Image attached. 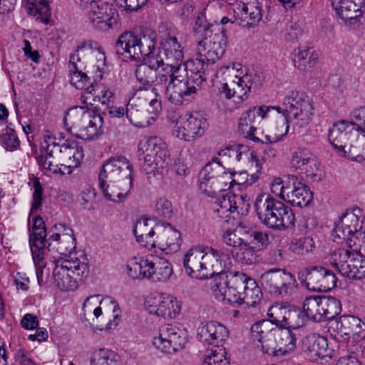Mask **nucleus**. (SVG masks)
Instances as JSON below:
<instances>
[{
	"label": "nucleus",
	"mask_w": 365,
	"mask_h": 365,
	"mask_svg": "<svg viewBox=\"0 0 365 365\" xmlns=\"http://www.w3.org/2000/svg\"><path fill=\"white\" fill-rule=\"evenodd\" d=\"M29 246L46 244V229L44 221L38 216L33 217L31 228L29 227Z\"/></svg>",
	"instance_id": "obj_46"
},
{
	"label": "nucleus",
	"mask_w": 365,
	"mask_h": 365,
	"mask_svg": "<svg viewBox=\"0 0 365 365\" xmlns=\"http://www.w3.org/2000/svg\"><path fill=\"white\" fill-rule=\"evenodd\" d=\"M156 246L167 254L176 252L180 247L182 240L179 231L167 224L156 237Z\"/></svg>",
	"instance_id": "obj_33"
},
{
	"label": "nucleus",
	"mask_w": 365,
	"mask_h": 365,
	"mask_svg": "<svg viewBox=\"0 0 365 365\" xmlns=\"http://www.w3.org/2000/svg\"><path fill=\"white\" fill-rule=\"evenodd\" d=\"M32 259L36 268V274L39 285L43 282V270L46 266L51 264L55 267L60 260H63L53 248L49 246V242L46 244L33 245L30 247Z\"/></svg>",
	"instance_id": "obj_21"
},
{
	"label": "nucleus",
	"mask_w": 365,
	"mask_h": 365,
	"mask_svg": "<svg viewBox=\"0 0 365 365\" xmlns=\"http://www.w3.org/2000/svg\"><path fill=\"white\" fill-rule=\"evenodd\" d=\"M344 155L356 161L365 158V133L359 135L357 133L356 137L351 140L349 143L343 151Z\"/></svg>",
	"instance_id": "obj_47"
},
{
	"label": "nucleus",
	"mask_w": 365,
	"mask_h": 365,
	"mask_svg": "<svg viewBox=\"0 0 365 365\" xmlns=\"http://www.w3.org/2000/svg\"><path fill=\"white\" fill-rule=\"evenodd\" d=\"M202 64L197 61H187L177 67H169L168 72L158 80L163 85L160 95L175 105L193 99L207 76L202 71Z\"/></svg>",
	"instance_id": "obj_1"
},
{
	"label": "nucleus",
	"mask_w": 365,
	"mask_h": 365,
	"mask_svg": "<svg viewBox=\"0 0 365 365\" xmlns=\"http://www.w3.org/2000/svg\"><path fill=\"white\" fill-rule=\"evenodd\" d=\"M262 297L261 289L257 282L246 275V281L242 285V303L248 306H255L260 302Z\"/></svg>",
	"instance_id": "obj_44"
},
{
	"label": "nucleus",
	"mask_w": 365,
	"mask_h": 365,
	"mask_svg": "<svg viewBox=\"0 0 365 365\" xmlns=\"http://www.w3.org/2000/svg\"><path fill=\"white\" fill-rule=\"evenodd\" d=\"M253 84L254 79L251 74L246 73L242 76L236 74L227 83H223L220 91L227 98L236 97L240 103L244 101V97L250 91Z\"/></svg>",
	"instance_id": "obj_26"
},
{
	"label": "nucleus",
	"mask_w": 365,
	"mask_h": 365,
	"mask_svg": "<svg viewBox=\"0 0 365 365\" xmlns=\"http://www.w3.org/2000/svg\"><path fill=\"white\" fill-rule=\"evenodd\" d=\"M166 295V294L159 293L150 294L148 296L145 302L146 310L151 314L160 317Z\"/></svg>",
	"instance_id": "obj_60"
},
{
	"label": "nucleus",
	"mask_w": 365,
	"mask_h": 365,
	"mask_svg": "<svg viewBox=\"0 0 365 365\" xmlns=\"http://www.w3.org/2000/svg\"><path fill=\"white\" fill-rule=\"evenodd\" d=\"M354 254V258L348 267L349 270L344 276L350 279H361L365 277V256L359 252Z\"/></svg>",
	"instance_id": "obj_52"
},
{
	"label": "nucleus",
	"mask_w": 365,
	"mask_h": 365,
	"mask_svg": "<svg viewBox=\"0 0 365 365\" xmlns=\"http://www.w3.org/2000/svg\"><path fill=\"white\" fill-rule=\"evenodd\" d=\"M297 289V282L295 277L287 272L272 295L282 297H289L296 292Z\"/></svg>",
	"instance_id": "obj_56"
},
{
	"label": "nucleus",
	"mask_w": 365,
	"mask_h": 365,
	"mask_svg": "<svg viewBox=\"0 0 365 365\" xmlns=\"http://www.w3.org/2000/svg\"><path fill=\"white\" fill-rule=\"evenodd\" d=\"M89 274L88 259L81 257L60 260L53 270V277L57 287L64 291L75 290L79 281H83Z\"/></svg>",
	"instance_id": "obj_8"
},
{
	"label": "nucleus",
	"mask_w": 365,
	"mask_h": 365,
	"mask_svg": "<svg viewBox=\"0 0 365 365\" xmlns=\"http://www.w3.org/2000/svg\"><path fill=\"white\" fill-rule=\"evenodd\" d=\"M208 128L205 115L200 112H193L180 116L173 130L178 138L187 142L201 137Z\"/></svg>",
	"instance_id": "obj_12"
},
{
	"label": "nucleus",
	"mask_w": 365,
	"mask_h": 365,
	"mask_svg": "<svg viewBox=\"0 0 365 365\" xmlns=\"http://www.w3.org/2000/svg\"><path fill=\"white\" fill-rule=\"evenodd\" d=\"M229 332L227 328L222 324L210 321L206 324H202L197 330V337L203 343L216 345L215 348L220 347L228 338Z\"/></svg>",
	"instance_id": "obj_28"
},
{
	"label": "nucleus",
	"mask_w": 365,
	"mask_h": 365,
	"mask_svg": "<svg viewBox=\"0 0 365 365\" xmlns=\"http://www.w3.org/2000/svg\"><path fill=\"white\" fill-rule=\"evenodd\" d=\"M235 75H236L235 68L230 66H221L216 71H213L212 68H210V74L206 75V81L209 79L212 82H216L223 86V83H227Z\"/></svg>",
	"instance_id": "obj_58"
},
{
	"label": "nucleus",
	"mask_w": 365,
	"mask_h": 365,
	"mask_svg": "<svg viewBox=\"0 0 365 365\" xmlns=\"http://www.w3.org/2000/svg\"><path fill=\"white\" fill-rule=\"evenodd\" d=\"M140 150L145 154L142 169L146 174L163 175L170 164L166 143L158 137H149L141 141Z\"/></svg>",
	"instance_id": "obj_9"
},
{
	"label": "nucleus",
	"mask_w": 365,
	"mask_h": 365,
	"mask_svg": "<svg viewBox=\"0 0 365 365\" xmlns=\"http://www.w3.org/2000/svg\"><path fill=\"white\" fill-rule=\"evenodd\" d=\"M302 310L307 319L322 322L334 319L341 311L340 302L329 296H312L306 297L302 303Z\"/></svg>",
	"instance_id": "obj_10"
},
{
	"label": "nucleus",
	"mask_w": 365,
	"mask_h": 365,
	"mask_svg": "<svg viewBox=\"0 0 365 365\" xmlns=\"http://www.w3.org/2000/svg\"><path fill=\"white\" fill-rule=\"evenodd\" d=\"M106 56L100 48L93 50L90 43H83L70 56V82L77 89L88 86V73H95L94 81L103 78Z\"/></svg>",
	"instance_id": "obj_2"
},
{
	"label": "nucleus",
	"mask_w": 365,
	"mask_h": 365,
	"mask_svg": "<svg viewBox=\"0 0 365 365\" xmlns=\"http://www.w3.org/2000/svg\"><path fill=\"white\" fill-rule=\"evenodd\" d=\"M210 163L217 179L216 190L220 192L226 191L233 182H236L234 178L235 172L227 171L217 157H213Z\"/></svg>",
	"instance_id": "obj_41"
},
{
	"label": "nucleus",
	"mask_w": 365,
	"mask_h": 365,
	"mask_svg": "<svg viewBox=\"0 0 365 365\" xmlns=\"http://www.w3.org/2000/svg\"><path fill=\"white\" fill-rule=\"evenodd\" d=\"M63 121L68 126V131L80 138L93 139L101 133L102 118L87 107L71 108L65 115Z\"/></svg>",
	"instance_id": "obj_7"
},
{
	"label": "nucleus",
	"mask_w": 365,
	"mask_h": 365,
	"mask_svg": "<svg viewBox=\"0 0 365 365\" xmlns=\"http://www.w3.org/2000/svg\"><path fill=\"white\" fill-rule=\"evenodd\" d=\"M234 17L245 28L255 27L261 21L262 6L258 0L235 2L232 6Z\"/></svg>",
	"instance_id": "obj_20"
},
{
	"label": "nucleus",
	"mask_w": 365,
	"mask_h": 365,
	"mask_svg": "<svg viewBox=\"0 0 365 365\" xmlns=\"http://www.w3.org/2000/svg\"><path fill=\"white\" fill-rule=\"evenodd\" d=\"M284 201L296 207H306L312 200V193L309 187L292 176L289 187L285 190Z\"/></svg>",
	"instance_id": "obj_27"
},
{
	"label": "nucleus",
	"mask_w": 365,
	"mask_h": 365,
	"mask_svg": "<svg viewBox=\"0 0 365 365\" xmlns=\"http://www.w3.org/2000/svg\"><path fill=\"white\" fill-rule=\"evenodd\" d=\"M186 340L187 333L184 329L166 324L160 329L158 336L153 337V344L162 352L170 354L182 349Z\"/></svg>",
	"instance_id": "obj_15"
},
{
	"label": "nucleus",
	"mask_w": 365,
	"mask_h": 365,
	"mask_svg": "<svg viewBox=\"0 0 365 365\" xmlns=\"http://www.w3.org/2000/svg\"><path fill=\"white\" fill-rule=\"evenodd\" d=\"M291 166L299 175H304L307 181L319 182L323 176L317 157L307 149L299 150L293 153Z\"/></svg>",
	"instance_id": "obj_16"
},
{
	"label": "nucleus",
	"mask_w": 365,
	"mask_h": 365,
	"mask_svg": "<svg viewBox=\"0 0 365 365\" xmlns=\"http://www.w3.org/2000/svg\"><path fill=\"white\" fill-rule=\"evenodd\" d=\"M255 209L260 222L274 230H284L294 226L295 217L292 210L269 194L258 195Z\"/></svg>",
	"instance_id": "obj_5"
},
{
	"label": "nucleus",
	"mask_w": 365,
	"mask_h": 365,
	"mask_svg": "<svg viewBox=\"0 0 365 365\" xmlns=\"http://www.w3.org/2000/svg\"><path fill=\"white\" fill-rule=\"evenodd\" d=\"M157 34L146 30L139 36L131 31L121 34L116 43L115 51L126 60L140 61L145 57H153L151 53L156 46Z\"/></svg>",
	"instance_id": "obj_6"
},
{
	"label": "nucleus",
	"mask_w": 365,
	"mask_h": 365,
	"mask_svg": "<svg viewBox=\"0 0 365 365\" xmlns=\"http://www.w3.org/2000/svg\"><path fill=\"white\" fill-rule=\"evenodd\" d=\"M184 57V48L177 37L168 33L160 37L158 59H163L164 67H177Z\"/></svg>",
	"instance_id": "obj_22"
},
{
	"label": "nucleus",
	"mask_w": 365,
	"mask_h": 365,
	"mask_svg": "<svg viewBox=\"0 0 365 365\" xmlns=\"http://www.w3.org/2000/svg\"><path fill=\"white\" fill-rule=\"evenodd\" d=\"M48 242L59 257L71 254L76 248V238L73 230L65 224H56L49 230Z\"/></svg>",
	"instance_id": "obj_19"
},
{
	"label": "nucleus",
	"mask_w": 365,
	"mask_h": 365,
	"mask_svg": "<svg viewBox=\"0 0 365 365\" xmlns=\"http://www.w3.org/2000/svg\"><path fill=\"white\" fill-rule=\"evenodd\" d=\"M125 115L129 122L135 126L145 127L150 124L148 120L143 119V112L136 108L131 100L129 101L125 108Z\"/></svg>",
	"instance_id": "obj_63"
},
{
	"label": "nucleus",
	"mask_w": 365,
	"mask_h": 365,
	"mask_svg": "<svg viewBox=\"0 0 365 365\" xmlns=\"http://www.w3.org/2000/svg\"><path fill=\"white\" fill-rule=\"evenodd\" d=\"M364 4V0H351L333 7L342 21L351 26L356 24L361 16Z\"/></svg>",
	"instance_id": "obj_34"
},
{
	"label": "nucleus",
	"mask_w": 365,
	"mask_h": 365,
	"mask_svg": "<svg viewBox=\"0 0 365 365\" xmlns=\"http://www.w3.org/2000/svg\"><path fill=\"white\" fill-rule=\"evenodd\" d=\"M229 253L211 247L191 248L185 255L183 265L192 277L207 279L227 268Z\"/></svg>",
	"instance_id": "obj_3"
},
{
	"label": "nucleus",
	"mask_w": 365,
	"mask_h": 365,
	"mask_svg": "<svg viewBox=\"0 0 365 365\" xmlns=\"http://www.w3.org/2000/svg\"><path fill=\"white\" fill-rule=\"evenodd\" d=\"M289 309L281 305V304H274L272 305L267 311V316L269 318L268 319L269 322L280 328H284L287 313Z\"/></svg>",
	"instance_id": "obj_59"
},
{
	"label": "nucleus",
	"mask_w": 365,
	"mask_h": 365,
	"mask_svg": "<svg viewBox=\"0 0 365 365\" xmlns=\"http://www.w3.org/2000/svg\"><path fill=\"white\" fill-rule=\"evenodd\" d=\"M226 152L230 154V159L233 163H238L244 159H247L251 167L255 170L252 177H255V179L258 178L262 170V160L255 152L250 153L248 146L242 144H235L227 146Z\"/></svg>",
	"instance_id": "obj_30"
},
{
	"label": "nucleus",
	"mask_w": 365,
	"mask_h": 365,
	"mask_svg": "<svg viewBox=\"0 0 365 365\" xmlns=\"http://www.w3.org/2000/svg\"><path fill=\"white\" fill-rule=\"evenodd\" d=\"M56 152L59 153V158L63 162L58 171L62 175L71 174L73 168H78L83 158V150L77 143H63L61 146L56 143L52 144Z\"/></svg>",
	"instance_id": "obj_23"
},
{
	"label": "nucleus",
	"mask_w": 365,
	"mask_h": 365,
	"mask_svg": "<svg viewBox=\"0 0 365 365\" xmlns=\"http://www.w3.org/2000/svg\"><path fill=\"white\" fill-rule=\"evenodd\" d=\"M133 166L124 156L110 158L103 164L98 179H108L110 182H123L126 180H131Z\"/></svg>",
	"instance_id": "obj_17"
},
{
	"label": "nucleus",
	"mask_w": 365,
	"mask_h": 365,
	"mask_svg": "<svg viewBox=\"0 0 365 365\" xmlns=\"http://www.w3.org/2000/svg\"><path fill=\"white\" fill-rule=\"evenodd\" d=\"M173 274L171 264L165 258H157L154 262L153 277L154 282H167Z\"/></svg>",
	"instance_id": "obj_53"
},
{
	"label": "nucleus",
	"mask_w": 365,
	"mask_h": 365,
	"mask_svg": "<svg viewBox=\"0 0 365 365\" xmlns=\"http://www.w3.org/2000/svg\"><path fill=\"white\" fill-rule=\"evenodd\" d=\"M27 13L36 20L47 24L51 18V11L47 0H25Z\"/></svg>",
	"instance_id": "obj_43"
},
{
	"label": "nucleus",
	"mask_w": 365,
	"mask_h": 365,
	"mask_svg": "<svg viewBox=\"0 0 365 365\" xmlns=\"http://www.w3.org/2000/svg\"><path fill=\"white\" fill-rule=\"evenodd\" d=\"M199 182L200 190L207 196L215 198L220 193V190H216L217 179L210 162L200 172Z\"/></svg>",
	"instance_id": "obj_42"
},
{
	"label": "nucleus",
	"mask_w": 365,
	"mask_h": 365,
	"mask_svg": "<svg viewBox=\"0 0 365 365\" xmlns=\"http://www.w3.org/2000/svg\"><path fill=\"white\" fill-rule=\"evenodd\" d=\"M156 230L159 233L161 227H154L150 220L141 218L136 222L133 228V233L137 242L140 245L150 250L156 247V237H154Z\"/></svg>",
	"instance_id": "obj_31"
},
{
	"label": "nucleus",
	"mask_w": 365,
	"mask_h": 365,
	"mask_svg": "<svg viewBox=\"0 0 365 365\" xmlns=\"http://www.w3.org/2000/svg\"><path fill=\"white\" fill-rule=\"evenodd\" d=\"M113 301L108 297H103L100 294H95L88 297L83 304V315H86L87 312H91L93 310V315L98 319L102 314V308L101 307V303H113Z\"/></svg>",
	"instance_id": "obj_55"
},
{
	"label": "nucleus",
	"mask_w": 365,
	"mask_h": 365,
	"mask_svg": "<svg viewBox=\"0 0 365 365\" xmlns=\"http://www.w3.org/2000/svg\"><path fill=\"white\" fill-rule=\"evenodd\" d=\"M193 31L200 37L205 39L210 36L216 34V33L224 30L222 29L221 24H212L207 23L204 14H200L195 20Z\"/></svg>",
	"instance_id": "obj_49"
},
{
	"label": "nucleus",
	"mask_w": 365,
	"mask_h": 365,
	"mask_svg": "<svg viewBox=\"0 0 365 365\" xmlns=\"http://www.w3.org/2000/svg\"><path fill=\"white\" fill-rule=\"evenodd\" d=\"M307 319L303 311L289 309L284 328L292 329V331H295L296 333L302 335L305 333L304 326Z\"/></svg>",
	"instance_id": "obj_48"
},
{
	"label": "nucleus",
	"mask_w": 365,
	"mask_h": 365,
	"mask_svg": "<svg viewBox=\"0 0 365 365\" xmlns=\"http://www.w3.org/2000/svg\"><path fill=\"white\" fill-rule=\"evenodd\" d=\"M302 350L312 362L331 359L333 353V350L329 347L327 339L317 334H310L303 339Z\"/></svg>",
	"instance_id": "obj_24"
},
{
	"label": "nucleus",
	"mask_w": 365,
	"mask_h": 365,
	"mask_svg": "<svg viewBox=\"0 0 365 365\" xmlns=\"http://www.w3.org/2000/svg\"><path fill=\"white\" fill-rule=\"evenodd\" d=\"M88 9V22L96 29L107 31L117 24L116 10L113 4L101 0L93 1Z\"/></svg>",
	"instance_id": "obj_14"
},
{
	"label": "nucleus",
	"mask_w": 365,
	"mask_h": 365,
	"mask_svg": "<svg viewBox=\"0 0 365 365\" xmlns=\"http://www.w3.org/2000/svg\"><path fill=\"white\" fill-rule=\"evenodd\" d=\"M246 281V274L235 272L230 273L227 287L223 292L224 299L230 304H242V285Z\"/></svg>",
	"instance_id": "obj_36"
},
{
	"label": "nucleus",
	"mask_w": 365,
	"mask_h": 365,
	"mask_svg": "<svg viewBox=\"0 0 365 365\" xmlns=\"http://www.w3.org/2000/svg\"><path fill=\"white\" fill-rule=\"evenodd\" d=\"M354 316H342L336 322V329L337 334L342 338L344 341H348L351 338V331L354 322Z\"/></svg>",
	"instance_id": "obj_64"
},
{
	"label": "nucleus",
	"mask_w": 365,
	"mask_h": 365,
	"mask_svg": "<svg viewBox=\"0 0 365 365\" xmlns=\"http://www.w3.org/2000/svg\"><path fill=\"white\" fill-rule=\"evenodd\" d=\"M284 105L287 112V125H282L280 130L273 135H266L270 143L281 140L287 134L290 124L299 128L307 125L314 114L313 106L303 92L288 91L284 98Z\"/></svg>",
	"instance_id": "obj_4"
},
{
	"label": "nucleus",
	"mask_w": 365,
	"mask_h": 365,
	"mask_svg": "<svg viewBox=\"0 0 365 365\" xmlns=\"http://www.w3.org/2000/svg\"><path fill=\"white\" fill-rule=\"evenodd\" d=\"M163 59L156 57H150L147 63L140 64L135 69L137 81L145 87H151L153 92L157 96L160 95V89L163 85L158 80L160 76L165 75L168 71L169 66H165Z\"/></svg>",
	"instance_id": "obj_13"
},
{
	"label": "nucleus",
	"mask_w": 365,
	"mask_h": 365,
	"mask_svg": "<svg viewBox=\"0 0 365 365\" xmlns=\"http://www.w3.org/2000/svg\"><path fill=\"white\" fill-rule=\"evenodd\" d=\"M118 356L107 349L94 351L91 356V365H118Z\"/></svg>",
	"instance_id": "obj_51"
},
{
	"label": "nucleus",
	"mask_w": 365,
	"mask_h": 365,
	"mask_svg": "<svg viewBox=\"0 0 365 365\" xmlns=\"http://www.w3.org/2000/svg\"><path fill=\"white\" fill-rule=\"evenodd\" d=\"M257 115V107L249 109L243 113L239 119L238 130L244 138L254 142H260V139L255 136L257 128L255 125Z\"/></svg>",
	"instance_id": "obj_40"
},
{
	"label": "nucleus",
	"mask_w": 365,
	"mask_h": 365,
	"mask_svg": "<svg viewBox=\"0 0 365 365\" xmlns=\"http://www.w3.org/2000/svg\"><path fill=\"white\" fill-rule=\"evenodd\" d=\"M317 60L318 54L312 47L300 46L294 51V66L301 71H308L315 66Z\"/></svg>",
	"instance_id": "obj_39"
},
{
	"label": "nucleus",
	"mask_w": 365,
	"mask_h": 365,
	"mask_svg": "<svg viewBox=\"0 0 365 365\" xmlns=\"http://www.w3.org/2000/svg\"><path fill=\"white\" fill-rule=\"evenodd\" d=\"M347 245L334 250L331 252L328 258L330 264L342 276L349 270L348 269L349 265L346 264L347 260L350 257L351 259L354 258V253L358 252V251L351 248L352 244Z\"/></svg>",
	"instance_id": "obj_38"
},
{
	"label": "nucleus",
	"mask_w": 365,
	"mask_h": 365,
	"mask_svg": "<svg viewBox=\"0 0 365 365\" xmlns=\"http://www.w3.org/2000/svg\"><path fill=\"white\" fill-rule=\"evenodd\" d=\"M227 43V35L225 31L216 33L210 37L202 39L199 42L198 55L199 58L190 59V61H200L202 64V71L205 75L210 74V65L215 63L219 60L225 51Z\"/></svg>",
	"instance_id": "obj_11"
},
{
	"label": "nucleus",
	"mask_w": 365,
	"mask_h": 365,
	"mask_svg": "<svg viewBox=\"0 0 365 365\" xmlns=\"http://www.w3.org/2000/svg\"><path fill=\"white\" fill-rule=\"evenodd\" d=\"M325 273L327 269L322 267H313L307 269L306 281L309 289L322 292Z\"/></svg>",
	"instance_id": "obj_54"
},
{
	"label": "nucleus",
	"mask_w": 365,
	"mask_h": 365,
	"mask_svg": "<svg viewBox=\"0 0 365 365\" xmlns=\"http://www.w3.org/2000/svg\"><path fill=\"white\" fill-rule=\"evenodd\" d=\"M204 365H229L230 361L223 347L207 350L205 354Z\"/></svg>",
	"instance_id": "obj_57"
},
{
	"label": "nucleus",
	"mask_w": 365,
	"mask_h": 365,
	"mask_svg": "<svg viewBox=\"0 0 365 365\" xmlns=\"http://www.w3.org/2000/svg\"><path fill=\"white\" fill-rule=\"evenodd\" d=\"M255 249L252 247H248L247 245H241L235 251V250H226L225 252H230L229 257L232 255L238 262L246 264H252L257 262V254ZM224 252V250H222ZM227 266L230 264V258L227 260ZM228 268V267H227Z\"/></svg>",
	"instance_id": "obj_50"
},
{
	"label": "nucleus",
	"mask_w": 365,
	"mask_h": 365,
	"mask_svg": "<svg viewBox=\"0 0 365 365\" xmlns=\"http://www.w3.org/2000/svg\"><path fill=\"white\" fill-rule=\"evenodd\" d=\"M99 187L103 196L110 201L119 202L123 201L133 185L131 180L123 182H110L108 179H98Z\"/></svg>",
	"instance_id": "obj_32"
},
{
	"label": "nucleus",
	"mask_w": 365,
	"mask_h": 365,
	"mask_svg": "<svg viewBox=\"0 0 365 365\" xmlns=\"http://www.w3.org/2000/svg\"><path fill=\"white\" fill-rule=\"evenodd\" d=\"M357 135L352 122L341 120L335 123L329 131V140L336 148L344 151L351 140Z\"/></svg>",
	"instance_id": "obj_25"
},
{
	"label": "nucleus",
	"mask_w": 365,
	"mask_h": 365,
	"mask_svg": "<svg viewBox=\"0 0 365 365\" xmlns=\"http://www.w3.org/2000/svg\"><path fill=\"white\" fill-rule=\"evenodd\" d=\"M290 248L295 254L304 255L312 252L315 248V245L312 238L309 237H302L294 239L292 241Z\"/></svg>",
	"instance_id": "obj_62"
},
{
	"label": "nucleus",
	"mask_w": 365,
	"mask_h": 365,
	"mask_svg": "<svg viewBox=\"0 0 365 365\" xmlns=\"http://www.w3.org/2000/svg\"><path fill=\"white\" fill-rule=\"evenodd\" d=\"M154 262L148 258L134 257L127 262L128 274L133 279H152Z\"/></svg>",
	"instance_id": "obj_35"
},
{
	"label": "nucleus",
	"mask_w": 365,
	"mask_h": 365,
	"mask_svg": "<svg viewBox=\"0 0 365 365\" xmlns=\"http://www.w3.org/2000/svg\"><path fill=\"white\" fill-rule=\"evenodd\" d=\"M299 335L292 329L279 327L276 338V348L272 350L271 355L284 356L292 352L296 348L297 336Z\"/></svg>",
	"instance_id": "obj_37"
},
{
	"label": "nucleus",
	"mask_w": 365,
	"mask_h": 365,
	"mask_svg": "<svg viewBox=\"0 0 365 365\" xmlns=\"http://www.w3.org/2000/svg\"><path fill=\"white\" fill-rule=\"evenodd\" d=\"M278 329L269 320L259 321L251 327V339L263 353L271 355L276 348Z\"/></svg>",
	"instance_id": "obj_18"
},
{
	"label": "nucleus",
	"mask_w": 365,
	"mask_h": 365,
	"mask_svg": "<svg viewBox=\"0 0 365 365\" xmlns=\"http://www.w3.org/2000/svg\"><path fill=\"white\" fill-rule=\"evenodd\" d=\"M286 273L287 271L284 269H269L261 274V284L271 294H273Z\"/></svg>",
	"instance_id": "obj_45"
},
{
	"label": "nucleus",
	"mask_w": 365,
	"mask_h": 365,
	"mask_svg": "<svg viewBox=\"0 0 365 365\" xmlns=\"http://www.w3.org/2000/svg\"><path fill=\"white\" fill-rule=\"evenodd\" d=\"M114 100V93L110 88L104 83L98 84L91 83L85 88V91L81 96L82 103L93 106L96 102H100L102 105L108 106Z\"/></svg>",
	"instance_id": "obj_29"
},
{
	"label": "nucleus",
	"mask_w": 365,
	"mask_h": 365,
	"mask_svg": "<svg viewBox=\"0 0 365 365\" xmlns=\"http://www.w3.org/2000/svg\"><path fill=\"white\" fill-rule=\"evenodd\" d=\"M163 308L160 317L173 319L180 313L182 304L176 297L167 294Z\"/></svg>",
	"instance_id": "obj_61"
}]
</instances>
